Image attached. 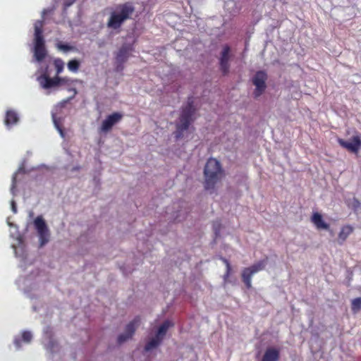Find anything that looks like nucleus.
I'll use <instances>...</instances> for the list:
<instances>
[{"label": "nucleus", "mask_w": 361, "mask_h": 361, "mask_svg": "<svg viewBox=\"0 0 361 361\" xmlns=\"http://www.w3.org/2000/svg\"><path fill=\"white\" fill-rule=\"evenodd\" d=\"M204 176L205 189L213 190L224 176V172L220 162L214 158L209 159L204 166Z\"/></svg>", "instance_id": "2"}, {"label": "nucleus", "mask_w": 361, "mask_h": 361, "mask_svg": "<svg viewBox=\"0 0 361 361\" xmlns=\"http://www.w3.org/2000/svg\"><path fill=\"white\" fill-rule=\"evenodd\" d=\"M279 353L280 350L276 348H267L262 357V361H278Z\"/></svg>", "instance_id": "15"}, {"label": "nucleus", "mask_w": 361, "mask_h": 361, "mask_svg": "<svg viewBox=\"0 0 361 361\" xmlns=\"http://www.w3.org/2000/svg\"><path fill=\"white\" fill-rule=\"evenodd\" d=\"M52 118H53V121H54V126L55 127L57 128V130H59L61 136L62 137H64V135H63V130H61V128L59 127V124H58V122L56 121V116H55V114L53 113L52 114Z\"/></svg>", "instance_id": "25"}, {"label": "nucleus", "mask_w": 361, "mask_h": 361, "mask_svg": "<svg viewBox=\"0 0 361 361\" xmlns=\"http://www.w3.org/2000/svg\"><path fill=\"white\" fill-rule=\"evenodd\" d=\"M7 223H8V225L10 227H12V226L15 227V226H14L12 223H11V222L9 221V219H8V220H7Z\"/></svg>", "instance_id": "33"}, {"label": "nucleus", "mask_w": 361, "mask_h": 361, "mask_svg": "<svg viewBox=\"0 0 361 361\" xmlns=\"http://www.w3.org/2000/svg\"><path fill=\"white\" fill-rule=\"evenodd\" d=\"M46 338L49 340L50 339V336L49 335H46Z\"/></svg>", "instance_id": "34"}, {"label": "nucleus", "mask_w": 361, "mask_h": 361, "mask_svg": "<svg viewBox=\"0 0 361 361\" xmlns=\"http://www.w3.org/2000/svg\"><path fill=\"white\" fill-rule=\"evenodd\" d=\"M18 120V116L15 111L12 110L6 111L4 123L8 128H10L12 125L17 123Z\"/></svg>", "instance_id": "19"}, {"label": "nucleus", "mask_w": 361, "mask_h": 361, "mask_svg": "<svg viewBox=\"0 0 361 361\" xmlns=\"http://www.w3.org/2000/svg\"><path fill=\"white\" fill-rule=\"evenodd\" d=\"M33 224L39 238V247L44 246L50 240V231L42 216H37Z\"/></svg>", "instance_id": "5"}, {"label": "nucleus", "mask_w": 361, "mask_h": 361, "mask_svg": "<svg viewBox=\"0 0 361 361\" xmlns=\"http://www.w3.org/2000/svg\"><path fill=\"white\" fill-rule=\"evenodd\" d=\"M14 343H15L16 348L18 349L20 348L19 340L16 338L14 341Z\"/></svg>", "instance_id": "30"}, {"label": "nucleus", "mask_w": 361, "mask_h": 361, "mask_svg": "<svg viewBox=\"0 0 361 361\" xmlns=\"http://www.w3.org/2000/svg\"><path fill=\"white\" fill-rule=\"evenodd\" d=\"M193 113L194 109L190 103H188L187 106L183 109L179 121L177 123L176 131L175 133L177 139L189 138V134L193 132V129L190 128Z\"/></svg>", "instance_id": "4"}, {"label": "nucleus", "mask_w": 361, "mask_h": 361, "mask_svg": "<svg viewBox=\"0 0 361 361\" xmlns=\"http://www.w3.org/2000/svg\"><path fill=\"white\" fill-rule=\"evenodd\" d=\"M183 219H184V217L180 218V216H178V215H177V216L175 217V220H177V221H182Z\"/></svg>", "instance_id": "32"}, {"label": "nucleus", "mask_w": 361, "mask_h": 361, "mask_svg": "<svg viewBox=\"0 0 361 361\" xmlns=\"http://www.w3.org/2000/svg\"><path fill=\"white\" fill-rule=\"evenodd\" d=\"M122 118L123 114L119 112H114L112 114L109 115L102 121L101 126L99 128V132L102 133L109 132L112 129L113 126L118 123Z\"/></svg>", "instance_id": "10"}, {"label": "nucleus", "mask_w": 361, "mask_h": 361, "mask_svg": "<svg viewBox=\"0 0 361 361\" xmlns=\"http://www.w3.org/2000/svg\"><path fill=\"white\" fill-rule=\"evenodd\" d=\"M56 47L59 50H61L64 52H67L73 49L72 47L68 46V44H62L61 42H59L56 44Z\"/></svg>", "instance_id": "23"}, {"label": "nucleus", "mask_w": 361, "mask_h": 361, "mask_svg": "<svg viewBox=\"0 0 361 361\" xmlns=\"http://www.w3.org/2000/svg\"><path fill=\"white\" fill-rule=\"evenodd\" d=\"M43 21L37 20L34 25L35 33L33 40V61L38 63L37 73L41 75L37 76V80L40 86L45 90L55 88L59 86H71L75 82H80L78 79H72L68 77H60L56 75L50 78L48 74V66L44 65V60L47 56V50L45 47V41L42 36Z\"/></svg>", "instance_id": "1"}, {"label": "nucleus", "mask_w": 361, "mask_h": 361, "mask_svg": "<svg viewBox=\"0 0 361 361\" xmlns=\"http://www.w3.org/2000/svg\"><path fill=\"white\" fill-rule=\"evenodd\" d=\"M49 343H51L52 345H54V343H53V342L51 341H49Z\"/></svg>", "instance_id": "36"}, {"label": "nucleus", "mask_w": 361, "mask_h": 361, "mask_svg": "<svg viewBox=\"0 0 361 361\" xmlns=\"http://www.w3.org/2000/svg\"><path fill=\"white\" fill-rule=\"evenodd\" d=\"M224 262H225L226 265V273L224 276V280L226 281V279L229 276V274H230V271H231V266L228 263V262L226 260V259H224Z\"/></svg>", "instance_id": "27"}, {"label": "nucleus", "mask_w": 361, "mask_h": 361, "mask_svg": "<svg viewBox=\"0 0 361 361\" xmlns=\"http://www.w3.org/2000/svg\"><path fill=\"white\" fill-rule=\"evenodd\" d=\"M46 12H47V11H46V10H44V11H42V16H44V15L46 13Z\"/></svg>", "instance_id": "35"}, {"label": "nucleus", "mask_w": 361, "mask_h": 361, "mask_svg": "<svg viewBox=\"0 0 361 361\" xmlns=\"http://www.w3.org/2000/svg\"><path fill=\"white\" fill-rule=\"evenodd\" d=\"M361 308V298H357L352 301V310L357 312Z\"/></svg>", "instance_id": "22"}, {"label": "nucleus", "mask_w": 361, "mask_h": 361, "mask_svg": "<svg viewBox=\"0 0 361 361\" xmlns=\"http://www.w3.org/2000/svg\"><path fill=\"white\" fill-rule=\"evenodd\" d=\"M267 73L264 71H258L252 78V83L255 86L253 95L255 98L261 96L266 90Z\"/></svg>", "instance_id": "8"}, {"label": "nucleus", "mask_w": 361, "mask_h": 361, "mask_svg": "<svg viewBox=\"0 0 361 361\" xmlns=\"http://www.w3.org/2000/svg\"><path fill=\"white\" fill-rule=\"evenodd\" d=\"M134 11V8L130 4L119 5L110 13L107 27L111 29H118L122 23L130 18Z\"/></svg>", "instance_id": "3"}, {"label": "nucleus", "mask_w": 361, "mask_h": 361, "mask_svg": "<svg viewBox=\"0 0 361 361\" xmlns=\"http://www.w3.org/2000/svg\"><path fill=\"white\" fill-rule=\"evenodd\" d=\"M128 58V50L127 48L123 47L120 49V51H118V53L116 56V61H117V63L122 64L125 61H126ZM122 70H123V66L121 65H119L117 66V68H116L117 71H121Z\"/></svg>", "instance_id": "17"}, {"label": "nucleus", "mask_w": 361, "mask_h": 361, "mask_svg": "<svg viewBox=\"0 0 361 361\" xmlns=\"http://www.w3.org/2000/svg\"><path fill=\"white\" fill-rule=\"evenodd\" d=\"M11 235H16L17 244H13L12 247L14 249V252L16 257L21 258V259H24L25 257V251L24 249V246L22 241V238L18 233L17 231L16 233L11 232Z\"/></svg>", "instance_id": "13"}, {"label": "nucleus", "mask_w": 361, "mask_h": 361, "mask_svg": "<svg viewBox=\"0 0 361 361\" xmlns=\"http://www.w3.org/2000/svg\"><path fill=\"white\" fill-rule=\"evenodd\" d=\"M68 90L73 92V97H74L77 94V90H75V88H71Z\"/></svg>", "instance_id": "31"}, {"label": "nucleus", "mask_w": 361, "mask_h": 361, "mask_svg": "<svg viewBox=\"0 0 361 361\" xmlns=\"http://www.w3.org/2000/svg\"><path fill=\"white\" fill-rule=\"evenodd\" d=\"M80 61L76 59H73L68 61L67 66L68 69L73 72V73H77L78 71L79 67H80Z\"/></svg>", "instance_id": "21"}, {"label": "nucleus", "mask_w": 361, "mask_h": 361, "mask_svg": "<svg viewBox=\"0 0 361 361\" xmlns=\"http://www.w3.org/2000/svg\"><path fill=\"white\" fill-rule=\"evenodd\" d=\"M20 170H21V169H20L16 173H15L12 178V185H11V192L13 195H15V185H16V176H17L18 173L20 172Z\"/></svg>", "instance_id": "26"}, {"label": "nucleus", "mask_w": 361, "mask_h": 361, "mask_svg": "<svg viewBox=\"0 0 361 361\" xmlns=\"http://www.w3.org/2000/svg\"><path fill=\"white\" fill-rule=\"evenodd\" d=\"M53 63H54V66L56 71V75H59V74H61L63 72V71L64 69L65 63L62 59H59V58L54 59Z\"/></svg>", "instance_id": "20"}, {"label": "nucleus", "mask_w": 361, "mask_h": 361, "mask_svg": "<svg viewBox=\"0 0 361 361\" xmlns=\"http://www.w3.org/2000/svg\"><path fill=\"white\" fill-rule=\"evenodd\" d=\"M22 337L24 342L29 343L32 338V334L30 331H24Z\"/></svg>", "instance_id": "24"}, {"label": "nucleus", "mask_w": 361, "mask_h": 361, "mask_svg": "<svg viewBox=\"0 0 361 361\" xmlns=\"http://www.w3.org/2000/svg\"><path fill=\"white\" fill-rule=\"evenodd\" d=\"M353 231V228L351 226L346 225L341 228L338 233V241L339 244H343V242L348 238V237Z\"/></svg>", "instance_id": "18"}, {"label": "nucleus", "mask_w": 361, "mask_h": 361, "mask_svg": "<svg viewBox=\"0 0 361 361\" xmlns=\"http://www.w3.org/2000/svg\"><path fill=\"white\" fill-rule=\"evenodd\" d=\"M173 326V323L169 320L165 321L158 329L154 337L149 338L147 343L145 350L149 352L157 348L164 339L169 329Z\"/></svg>", "instance_id": "6"}, {"label": "nucleus", "mask_w": 361, "mask_h": 361, "mask_svg": "<svg viewBox=\"0 0 361 361\" xmlns=\"http://www.w3.org/2000/svg\"><path fill=\"white\" fill-rule=\"evenodd\" d=\"M75 0H66V2H65V5L66 6H70L71 5H72L73 4V2L75 1Z\"/></svg>", "instance_id": "29"}, {"label": "nucleus", "mask_w": 361, "mask_h": 361, "mask_svg": "<svg viewBox=\"0 0 361 361\" xmlns=\"http://www.w3.org/2000/svg\"><path fill=\"white\" fill-rule=\"evenodd\" d=\"M22 288L31 298L32 296L38 297L42 294L41 286L39 281L37 279H25L23 281Z\"/></svg>", "instance_id": "9"}, {"label": "nucleus", "mask_w": 361, "mask_h": 361, "mask_svg": "<svg viewBox=\"0 0 361 361\" xmlns=\"http://www.w3.org/2000/svg\"><path fill=\"white\" fill-rule=\"evenodd\" d=\"M266 266V261L262 260L253 264L252 267L245 268L242 273V278L246 286L250 288L252 286V277L258 271L263 270Z\"/></svg>", "instance_id": "7"}, {"label": "nucleus", "mask_w": 361, "mask_h": 361, "mask_svg": "<svg viewBox=\"0 0 361 361\" xmlns=\"http://www.w3.org/2000/svg\"><path fill=\"white\" fill-rule=\"evenodd\" d=\"M338 142L341 147L353 153H357L361 148V137L360 135H355L348 141L338 138Z\"/></svg>", "instance_id": "11"}, {"label": "nucleus", "mask_w": 361, "mask_h": 361, "mask_svg": "<svg viewBox=\"0 0 361 361\" xmlns=\"http://www.w3.org/2000/svg\"><path fill=\"white\" fill-rule=\"evenodd\" d=\"M229 47H224L221 52L220 59L221 68L224 73H226L228 70V59H229Z\"/></svg>", "instance_id": "16"}, {"label": "nucleus", "mask_w": 361, "mask_h": 361, "mask_svg": "<svg viewBox=\"0 0 361 361\" xmlns=\"http://www.w3.org/2000/svg\"><path fill=\"white\" fill-rule=\"evenodd\" d=\"M139 324L140 319L135 318L126 326L125 332L118 336V341L121 343L130 339L133 336L136 328L139 326Z\"/></svg>", "instance_id": "12"}, {"label": "nucleus", "mask_w": 361, "mask_h": 361, "mask_svg": "<svg viewBox=\"0 0 361 361\" xmlns=\"http://www.w3.org/2000/svg\"><path fill=\"white\" fill-rule=\"evenodd\" d=\"M311 221L318 230H328L329 228V224L324 221L322 215L318 212L313 213Z\"/></svg>", "instance_id": "14"}, {"label": "nucleus", "mask_w": 361, "mask_h": 361, "mask_svg": "<svg viewBox=\"0 0 361 361\" xmlns=\"http://www.w3.org/2000/svg\"><path fill=\"white\" fill-rule=\"evenodd\" d=\"M11 210L12 212L16 214L17 212V207L16 204L14 200H11Z\"/></svg>", "instance_id": "28"}]
</instances>
